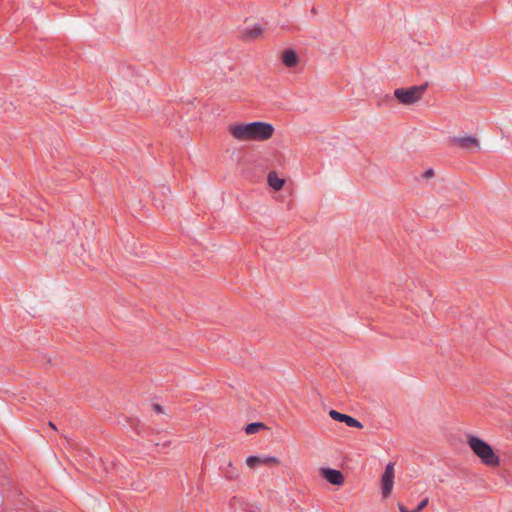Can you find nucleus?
<instances>
[{
    "mask_svg": "<svg viewBox=\"0 0 512 512\" xmlns=\"http://www.w3.org/2000/svg\"><path fill=\"white\" fill-rule=\"evenodd\" d=\"M229 134L237 141H266L274 134V127L267 122L233 123L228 126Z\"/></svg>",
    "mask_w": 512,
    "mask_h": 512,
    "instance_id": "f257e3e1",
    "label": "nucleus"
},
{
    "mask_svg": "<svg viewBox=\"0 0 512 512\" xmlns=\"http://www.w3.org/2000/svg\"><path fill=\"white\" fill-rule=\"evenodd\" d=\"M467 444L473 453L481 462L489 467H497L500 464V458L493 451L492 447L477 436L470 435L467 438Z\"/></svg>",
    "mask_w": 512,
    "mask_h": 512,
    "instance_id": "f03ea898",
    "label": "nucleus"
},
{
    "mask_svg": "<svg viewBox=\"0 0 512 512\" xmlns=\"http://www.w3.org/2000/svg\"><path fill=\"white\" fill-rule=\"evenodd\" d=\"M428 87V84L398 88L394 91L395 98L404 105H412L420 101Z\"/></svg>",
    "mask_w": 512,
    "mask_h": 512,
    "instance_id": "7ed1b4c3",
    "label": "nucleus"
},
{
    "mask_svg": "<svg viewBox=\"0 0 512 512\" xmlns=\"http://www.w3.org/2000/svg\"><path fill=\"white\" fill-rule=\"evenodd\" d=\"M382 495L384 498L389 497L394 484V464L388 463L382 476Z\"/></svg>",
    "mask_w": 512,
    "mask_h": 512,
    "instance_id": "20e7f679",
    "label": "nucleus"
},
{
    "mask_svg": "<svg viewBox=\"0 0 512 512\" xmlns=\"http://www.w3.org/2000/svg\"><path fill=\"white\" fill-rule=\"evenodd\" d=\"M320 475L330 484L335 486H342L345 478L341 471L332 468H320Z\"/></svg>",
    "mask_w": 512,
    "mask_h": 512,
    "instance_id": "39448f33",
    "label": "nucleus"
},
{
    "mask_svg": "<svg viewBox=\"0 0 512 512\" xmlns=\"http://www.w3.org/2000/svg\"><path fill=\"white\" fill-rule=\"evenodd\" d=\"M246 464L254 468L257 465H279L280 460L273 456H250L246 459Z\"/></svg>",
    "mask_w": 512,
    "mask_h": 512,
    "instance_id": "423d86ee",
    "label": "nucleus"
},
{
    "mask_svg": "<svg viewBox=\"0 0 512 512\" xmlns=\"http://www.w3.org/2000/svg\"><path fill=\"white\" fill-rule=\"evenodd\" d=\"M329 415L333 420L343 422L349 427H354V428H359V429L363 427V425L357 419H355L349 415L342 414L336 410H330Z\"/></svg>",
    "mask_w": 512,
    "mask_h": 512,
    "instance_id": "0eeeda50",
    "label": "nucleus"
},
{
    "mask_svg": "<svg viewBox=\"0 0 512 512\" xmlns=\"http://www.w3.org/2000/svg\"><path fill=\"white\" fill-rule=\"evenodd\" d=\"M264 34V28L261 25H253L251 27L246 28L243 31L242 37L244 40H254L261 38Z\"/></svg>",
    "mask_w": 512,
    "mask_h": 512,
    "instance_id": "6e6552de",
    "label": "nucleus"
},
{
    "mask_svg": "<svg viewBox=\"0 0 512 512\" xmlns=\"http://www.w3.org/2000/svg\"><path fill=\"white\" fill-rule=\"evenodd\" d=\"M282 62L288 68L296 67L299 63L297 53L292 49H286L282 53Z\"/></svg>",
    "mask_w": 512,
    "mask_h": 512,
    "instance_id": "1a4fd4ad",
    "label": "nucleus"
},
{
    "mask_svg": "<svg viewBox=\"0 0 512 512\" xmlns=\"http://www.w3.org/2000/svg\"><path fill=\"white\" fill-rule=\"evenodd\" d=\"M267 181L269 186L276 191L281 190L285 184V180L280 178L274 171L268 173Z\"/></svg>",
    "mask_w": 512,
    "mask_h": 512,
    "instance_id": "9d476101",
    "label": "nucleus"
},
{
    "mask_svg": "<svg viewBox=\"0 0 512 512\" xmlns=\"http://www.w3.org/2000/svg\"><path fill=\"white\" fill-rule=\"evenodd\" d=\"M458 145L462 148L478 147L479 142L473 136H466L458 139Z\"/></svg>",
    "mask_w": 512,
    "mask_h": 512,
    "instance_id": "9b49d317",
    "label": "nucleus"
},
{
    "mask_svg": "<svg viewBox=\"0 0 512 512\" xmlns=\"http://www.w3.org/2000/svg\"><path fill=\"white\" fill-rule=\"evenodd\" d=\"M262 428H264V424L260 422L250 423L246 426L245 431L247 434H254Z\"/></svg>",
    "mask_w": 512,
    "mask_h": 512,
    "instance_id": "f8f14e48",
    "label": "nucleus"
},
{
    "mask_svg": "<svg viewBox=\"0 0 512 512\" xmlns=\"http://www.w3.org/2000/svg\"><path fill=\"white\" fill-rule=\"evenodd\" d=\"M228 467L230 468V470H227V471H226V476H227L228 478H236V477H237V473H236L235 468L233 467V465H232V462H231V461H229V463H228Z\"/></svg>",
    "mask_w": 512,
    "mask_h": 512,
    "instance_id": "ddd939ff",
    "label": "nucleus"
},
{
    "mask_svg": "<svg viewBox=\"0 0 512 512\" xmlns=\"http://www.w3.org/2000/svg\"><path fill=\"white\" fill-rule=\"evenodd\" d=\"M428 504V498L423 499L412 512H421Z\"/></svg>",
    "mask_w": 512,
    "mask_h": 512,
    "instance_id": "4468645a",
    "label": "nucleus"
},
{
    "mask_svg": "<svg viewBox=\"0 0 512 512\" xmlns=\"http://www.w3.org/2000/svg\"><path fill=\"white\" fill-rule=\"evenodd\" d=\"M433 176H434V171L432 169H428L423 174V177L426 178V179L432 178Z\"/></svg>",
    "mask_w": 512,
    "mask_h": 512,
    "instance_id": "2eb2a0df",
    "label": "nucleus"
},
{
    "mask_svg": "<svg viewBox=\"0 0 512 512\" xmlns=\"http://www.w3.org/2000/svg\"><path fill=\"white\" fill-rule=\"evenodd\" d=\"M399 510L400 512H412V511H409L405 506L399 504Z\"/></svg>",
    "mask_w": 512,
    "mask_h": 512,
    "instance_id": "dca6fc26",
    "label": "nucleus"
},
{
    "mask_svg": "<svg viewBox=\"0 0 512 512\" xmlns=\"http://www.w3.org/2000/svg\"><path fill=\"white\" fill-rule=\"evenodd\" d=\"M154 408H155V410H156L157 412H159V413L162 411L161 407H160L158 404H156V405L154 406Z\"/></svg>",
    "mask_w": 512,
    "mask_h": 512,
    "instance_id": "f3484780",
    "label": "nucleus"
},
{
    "mask_svg": "<svg viewBox=\"0 0 512 512\" xmlns=\"http://www.w3.org/2000/svg\"><path fill=\"white\" fill-rule=\"evenodd\" d=\"M49 426H50L52 429L56 430V426L54 425V423H53V422H49Z\"/></svg>",
    "mask_w": 512,
    "mask_h": 512,
    "instance_id": "a211bd4d",
    "label": "nucleus"
}]
</instances>
